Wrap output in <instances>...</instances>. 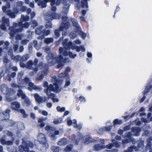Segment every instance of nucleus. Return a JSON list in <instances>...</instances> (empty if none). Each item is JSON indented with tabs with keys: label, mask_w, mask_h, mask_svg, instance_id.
I'll list each match as a JSON object with an SVG mask.
<instances>
[{
	"label": "nucleus",
	"mask_w": 152,
	"mask_h": 152,
	"mask_svg": "<svg viewBox=\"0 0 152 152\" xmlns=\"http://www.w3.org/2000/svg\"><path fill=\"white\" fill-rule=\"evenodd\" d=\"M63 45L64 47H60L59 49V56L58 57L56 53H50L48 55L47 59L48 62L53 65L56 63H58V68L64 65V63L68 62V61H65L63 59L62 56H69L70 58H74L77 56L75 54H73L69 51V48H70L72 50L76 48V46L73 45L71 42H68L67 39H65L63 42Z\"/></svg>",
	"instance_id": "f257e3e1"
},
{
	"label": "nucleus",
	"mask_w": 152,
	"mask_h": 152,
	"mask_svg": "<svg viewBox=\"0 0 152 152\" xmlns=\"http://www.w3.org/2000/svg\"><path fill=\"white\" fill-rule=\"evenodd\" d=\"M35 2L39 1L38 5L41 6L42 8H45L46 7V3L49 1L51 2V5L52 6L51 10L53 12L51 13H49L46 16L45 18L46 20L49 21L53 19H57L60 18L59 16L56 13L55 11L56 10V8L54 5H59L60 3V0H35ZM70 1L68 0H63V4L64 5L63 11L61 13L66 15L68 13L69 8L70 6Z\"/></svg>",
	"instance_id": "f03ea898"
},
{
	"label": "nucleus",
	"mask_w": 152,
	"mask_h": 152,
	"mask_svg": "<svg viewBox=\"0 0 152 152\" xmlns=\"http://www.w3.org/2000/svg\"><path fill=\"white\" fill-rule=\"evenodd\" d=\"M29 17L27 16H24L23 15L22 16L21 18V21L18 24L16 23L14 24V28L13 30H11L10 33V34L11 39L13 38L14 37H15L16 41L18 42L17 40H20L21 38L20 36L19 35L15 36L16 34V33L21 32L23 30V28H28L29 26V24L27 23H23L25 21L28 20ZM17 35V34H16Z\"/></svg>",
	"instance_id": "7ed1b4c3"
},
{
	"label": "nucleus",
	"mask_w": 152,
	"mask_h": 152,
	"mask_svg": "<svg viewBox=\"0 0 152 152\" xmlns=\"http://www.w3.org/2000/svg\"><path fill=\"white\" fill-rule=\"evenodd\" d=\"M51 81L53 83V84H51L49 86H48V83L44 82L43 86L44 87H47L45 89L47 90L48 92H50V91L56 93L59 92L62 89L59 86L62 83V81L57 80L56 77L55 76L52 77Z\"/></svg>",
	"instance_id": "20e7f679"
},
{
	"label": "nucleus",
	"mask_w": 152,
	"mask_h": 152,
	"mask_svg": "<svg viewBox=\"0 0 152 152\" xmlns=\"http://www.w3.org/2000/svg\"><path fill=\"white\" fill-rule=\"evenodd\" d=\"M22 83H20V81H18L19 85H18L15 83H13L12 85V86L13 88H23V87H26L27 86V84H28L29 87L28 89L30 91H31L32 89H33V87L35 86L34 84L30 82L29 79L27 77H25L23 80Z\"/></svg>",
	"instance_id": "39448f33"
},
{
	"label": "nucleus",
	"mask_w": 152,
	"mask_h": 152,
	"mask_svg": "<svg viewBox=\"0 0 152 152\" xmlns=\"http://www.w3.org/2000/svg\"><path fill=\"white\" fill-rule=\"evenodd\" d=\"M77 135L75 138L76 141L79 139L80 140H83V141L85 144H88L92 141L91 138L89 137L88 136H86L83 137L82 134L78 132L77 134Z\"/></svg>",
	"instance_id": "423d86ee"
},
{
	"label": "nucleus",
	"mask_w": 152,
	"mask_h": 152,
	"mask_svg": "<svg viewBox=\"0 0 152 152\" xmlns=\"http://www.w3.org/2000/svg\"><path fill=\"white\" fill-rule=\"evenodd\" d=\"M71 20L74 26H75L77 28L78 32L79 34L80 35L83 39H84L86 36V34L81 31V28L79 27L77 22L75 19L72 18Z\"/></svg>",
	"instance_id": "0eeeda50"
},
{
	"label": "nucleus",
	"mask_w": 152,
	"mask_h": 152,
	"mask_svg": "<svg viewBox=\"0 0 152 152\" xmlns=\"http://www.w3.org/2000/svg\"><path fill=\"white\" fill-rule=\"evenodd\" d=\"M70 26V24L69 23H63L61 24V26L60 28V30H57L55 31V35L58 37H59L60 33L59 32V30L62 31L65 30L68 28Z\"/></svg>",
	"instance_id": "6e6552de"
},
{
	"label": "nucleus",
	"mask_w": 152,
	"mask_h": 152,
	"mask_svg": "<svg viewBox=\"0 0 152 152\" xmlns=\"http://www.w3.org/2000/svg\"><path fill=\"white\" fill-rule=\"evenodd\" d=\"M143 146V142H141L138 145V147H135L134 146L131 147L128 149V151L129 152H132L134 150L135 151H141L142 150Z\"/></svg>",
	"instance_id": "1a4fd4ad"
},
{
	"label": "nucleus",
	"mask_w": 152,
	"mask_h": 152,
	"mask_svg": "<svg viewBox=\"0 0 152 152\" xmlns=\"http://www.w3.org/2000/svg\"><path fill=\"white\" fill-rule=\"evenodd\" d=\"M34 97L36 101L39 104H41L44 102L47 99V98L46 97L40 96L37 93L34 94Z\"/></svg>",
	"instance_id": "9d476101"
},
{
	"label": "nucleus",
	"mask_w": 152,
	"mask_h": 152,
	"mask_svg": "<svg viewBox=\"0 0 152 152\" xmlns=\"http://www.w3.org/2000/svg\"><path fill=\"white\" fill-rule=\"evenodd\" d=\"M44 91L49 96V98L51 99L54 102H59V99L57 98V96H56L54 94L48 92L47 90L44 89Z\"/></svg>",
	"instance_id": "9b49d317"
},
{
	"label": "nucleus",
	"mask_w": 152,
	"mask_h": 152,
	"mask_svg": "<svg viewBox=\"0 0 152 152\" xmlns=\"http://www.w3.org/2000/svg\"><path fill=\"white\" fill-rule=\"evenodd\" d=\"M125 136L126 137V139H123L122 140V143L124 144H126L130 142H132L134 144V139L131 136V133H127L125 134Z\"/></svg>",
	"instance_id": "f8f14e48"
},
{
	"label": "nucleus",
	"mask_w": 152,
	"mask_h": 152,
	"mask_svg": "<svg viewBox=\"0 0 152 152\" xmlns=\"http://www.w3.org/2000/svg\"><path fill=\"white\" fill-rule=\"evenodd\" d=\"M38 140L42 144L46 143L47 140L45 135L42 133H39L38 136Z\"/></svg>",
	"instance_id": "ddd939ff"
},
{
	"label": "nucleus",
	"mask_w": 152,
	"mask_h": 152,
	"mask_svg": "<svg viewBox=\"0 0 152 152\" xmlns=\"http://www.w3.org/2000/svg\"><path fill=\"white\" fill-rule=\"evenodd\" d=\"M99 143L100 144L95 145L94 147V150L96 151H99L104 148V146L103 145L104 144V140H100Z\"/></svg>",
	"instance_id": "4468645a"
},
{
	"label": "nucleus",
	"mask_w": 152,
	"mask_h": 152,
	"mask_svg": "<svg viewBox=\"0 0 152 152\" xmlns=\"http://www.w3.org/2000/svg\"><path fill=\"white\" fill-rule=\"evenodd\" d=\"M2 20L3 23L0 26V28L3 30H5L6 29V27L5 24L7 26H9V20L8 18H5V17H3L2 18Z\"/></svg>",
	"instance_id": "2eb2a0df"
},
{
	"label": "nucleus",
	"mask_w": 152,
	"mask_h": 152,
	"mask_svg": "<svg viewBox=\"0 0 152 152\" xmlns=\"http://www.w3.org/2000/svg\"><path fill=\"white\" fill-rule=\"evenodd\" d=\"M48 72V70H45L43 71H40L38 73V77L37 79L38 80H42L43 78V77L45 75L47 74Z\"/></svg>",
	"instance_id": "dca6fc26"
},
{
	"label": "nucleus",
	"mask_w": 152,
	"mask_h": 152,
	"mask_svg": "<svg viewBox=\"0 0 152 152\" xmlns=\"http://www.w3.org/2000/svg\"><path fill=\"white\" fill-rule=\"evenodd\" d=\"M9 6L8 7H6L5 6H4L2 7V10L4 12H7V14L9 15L11 18H14L15 17V15L13 13H12L8 9L9 8Z\"/></svg>",
	"instance_id": "f3484780"
},
{
	"label": "nucleus",
	"mask_w": 152,
	"mask_h": 152,
	"mask_svg": "<svg viewBox=\"0 0 152 152\" xmlns=\"http://www.w3.org/2000/svg\"><path fill=\"white\" fill-rule=\"evenodd\" d=\"M11 108L13 110L18 111L20 107V104L19 102H15L12 103Z\"/></svg>",
	"instance_id": "a211bd4d"
},
{
	"label": "nucleus",
	"mask_w": 152,
	"mask_h": 152,
	"mask_svg": "<svg viewBox=\"0 0 152 152\" xmlns=\"http://www.w3.org/2000/svg\"><path fill=\"white\" fill-rule=\"evenodd\" d=\"M32 62L31 61H29L26 65L23 63H21L20 65L21 67H26L28 69H31L32 68Z\"/></svg>",
	"instance_id": "6ab92c4d"
},
{
	"label": "nucleus",
	"mask_w": 152,
	"mask_h": 152,
	"mask_svg": "<svg viewBox=\"0 0 152 152\" xmlns=\"http://www.w3.org/2000/svg\"><path fill=\"white\" fill-rule=\"evenodd\" d=\"M9 89L5 85H2L1 87V90L2 93L7 94H10V93L7 92Z\"/></svg>",
	"instance_id": "aec40b11"
},
{
	"label": "nucleus",
	"mask_w": 152,
	"mask_h": 152,
	"mask_svg": "<svg viewBox=\"0 0 152 152\" xmlns=\"http://www.w3.org/2000/svg\"><path fill=\"white\" fill-rule=\"evenodd\" d=\"M132 131V135L137 136L140 135V130L139 128H133Z\"/></svg>",
	"instance_id": "412c9836"
},
{
	"label": "nucleus",
	"mask_w": 152,
	"mask_h": 152,
	"mask_svg": "<svg viewBox=\"0 0 152 152\" xmlns=\"http://www.w3.org/2000/svg\"><path fill=\"white\" fill-rule=\"evenodd\" d=\"M114 146L116 148H119L120 146V144L118 142H116L113 144H108L106 146V148L108 149H111L113 146Z\"/></svg>",
	"instance_id": "4be33fe9"
},
{
	"label": "nucleus",
	"mask_w": 152,
	"mask_h": 152,
	"mask_svg": "<svg viewBox=\"0 0 152 152\" xmlns=\"http://www.w3.org/2000/svg\"><path fill=\"white\" fill-rule=\"evenodd\" d=\"M23 104L24 105L26 104L27 106L28 107L32 105L31 102L29 98L26 96L23 99Z\"/></svg>",
	"instance_id": "5701e85b"
},
{
	"label": "nucleus",
	"mask_w": 152,
	"mask_h": 152,
	"mask_svg": "<svg viewBox=\"0 0 152 152\" xmlns=\"http://www.w3.org/2000/svg\"><path fill=\"white\" fill-rule=\"evenodd\" d=\"M10 111L9 110H7L4 113L0 114V117L4 116V119L8 118L10 116Z\"/></svg>",
	"instance_id": "b1692460"
},
{
	"label": "nucleus",
	"mask_w": 152,
	"mask_h": 152,
	"mask_svg": "<svg viewBox=\"0 0 152 152\" xmlns=\"http://www.w3.org/2000/svg\"><path fill=\"white\" fill-rule=\"evenodd\" d=\"M47 118H39L38 122L39 123H40V124L38 125L41 128L45 126V123H42V122L45 121Z\"/></svg>",
	"instance_id": "393cba45"
},
{
	"label": "nucleus",
	"mask_w": 152,
	"mask_h": 152,
	"mask_svg": "<svg viewBox=\"0 0 152 152\" xmlns=\"http://www.w3.org/2000/svg\"><path fill=\"white\" fill-rule=\"evenodd\" d=\"M59 134L58 131L53 130L50 134H48V135L52 139H55V135H58Z\"/></svg>",
	"instance_id": "a878e982"
},
{
	"label": "nucleus",
	"mask_w": 152,
	"mask_h": 152,
	"mask_svg": "<svg viewBox=\"0 0 152 152\" xmlns=\"http://www.w3.org/2000/svg\"><path fill=\"white\" fill-rule=\"evenodd\" d=\"M68 142L66 139L63 138L61 139L58 142V144L60 145H65L68 143Z\"/></svg>",
	"instance_id": "bb28decb"
},
{
	"label": "nucleus",
	"mask_w": 152,
	"mask_h": 152,
	"mask_svg": "<svg viewBox=\"0 0 152 152\" xmlns=\"http://www.w3.org/2000/svg\"><path fill=\"white\" fill-rule=\"evenodd\" d=\"M74 27L75 28V31L72 32L70 34V37L71 39H73L75 38L77 36V33H78L77 28L75 26Z\"/></svg>",
	"instance_id": "cd10ccee"
},
{
	"label": "nucleus",
	"mask_w": 152,
	"mask_h": 152,
	"mask_svg": "<svg viewBox=\"0 0 152 152\" xmlns=\"http://www.w3.org/2000/svg\"><path fill=\"white\" fill-rule=\"evenodd\" d=\"M112 126V125L107 126L105 127H103L100 129V132H99V134H101L104 132V130L106 131H109L111 129Z\"/></svg>",
	"instance_id": "c85d7f7f"
},
{
	"label": "nucleus",
	"mask_w": 152,
	"mask_h": 152,
	"mask_svg": "<svg viewBox=\"0 0 152 152\" xmlns=\"http://www.w3.org/2000/svg\"><path fill=\"white\" fill-rule=\"evenodd\" d=\"M17 95L19 97H21L23 99H24L25 98L26 96L23 91L20 89L18 91Z\"/></svg>",
	"instance_id": "c756f323"
},
{
	"label": "nucleus",
	"mask_w": 152,
	"mask_h": 152,
	"mask_svg": "<svg viewBox=\"0 0 152 152\" xmlns=\"http://www.w3.org/2000/svg\"><path fill=\"white\" fill-rule=\"evenodd\" d=\"M69 75L66 72H64L58 75V77L59 78H61L65 77L66 78H69Z\"/></svg>",
	"instance_id": "7c9ffc66"
},
{
	"label": "nucleus",
	"mask_w": 152,
	"mask_h": 152,
	"mask_svg": "<svg viewBox=\"0 0 152 152\" xmlns=\"http://www.w3.org/2000/svg\"><path fill=\"white\" fill-rule=\"evenodd\" d=\"M67 123L69 126H70L71 124H72L74 126L75 124L76 123V121L75 119L71 121L70 118H68L67 121Z\"/></svg>",
	"instance_id": "2f4dec72"
},
{
	"label": "nucleus",
	"mask_w": 152,
	"mask_h": 152,
	"mask_svg": "<svg viewBox=\"0 0 152 152\" xmlns=\"http://www.w3.org/2000/svg\"><path fill=\"white\" fill-rule=\"evenodd\" d=\"M26 11L28 15L31 13V18H33L35 16V12H31V10L30 9L28 8L27 9Z\"/></svg>",
	"instance_id": "473e14b6"
},
{
	"label": "nucleus",
	"mask_w": 152,
	"mask_h": 152,
	"mask_svg": "<svg viewBox=\"0 0 152 152\" xmlns=\"http://www.w3.org/2000/svg\"><path fill=\"white\" fill-rule=\"evenodd\" d=\"M82 6L83 8L86 7L87 8L88 7L86 0H82Z\"/></svg>",
	"instance_id": "72a5a7b5"
},
{
	"label": "nucleus",
	"mask_w": 152,
	"mask_h": 152,
	"mask_svg": "<svg viewBox=\"0 0 152 152\" xmlns=\"http://www.w3.org/2000/svg\"><path fill=\"white\" fill-rule=\"evenodd\" d=\"M76 51L78 52L80 51L85 52L86 51V49L83 46L80 45L79 47H78L76 48Z\"/></svg>",
	"instance_id": "f704fd0d"
},
{
	"label": "nucleus",
	"mask_w": 152,
	"mask_h": 152,
	"mask_svg": "<svg viewBox=\"0 0 152 152\" xmlns=\"http://www.w3.org/2000/svg\"><path fill=\"white\" fill-rule=\"evenodd\" d=\"M53 39L52 38H47L45 39L44 42L47 44H49L53 42Z\"/></svg>",
	"instance_id": "c9c22d12"
},
{
	"label": "nucleus",
	"mask_w": 152,
	"mask_h": 152,
	"mask_svg": "<svg viewBox=\"0 0 152 152\" xmlns=\"http://www.w3.org/2000/svg\"><path fill=\"white\" fill-rule=\"evenodd\" d=\"M122 121L118 119H116L114 120L113 121V124L114 126H115L117 125H120L122 124Z\"/></svg>",
	"instance_id": "e433bc0d"
},
{
	"label": "nucleus",
	"mask_w": 152,
	"mask_h": 152,
	"mask_svg": "<svg viewBox=\"0 0 152 152\" xmlns=\"http://www.w3.org/2000/svg\"><path fill=\"white\" fill-rule=\"evenodd\" d=\"M87 57L90 58V59L88 58H87V60L89 62V63H90L91 61L92 60V54L91 53L88 52L87 53Z\"/></svg>",
	"instance_id": "4c0bfd02"
},
{
	"label": "nucleus",
	"mask_w": 152,
	"mask_h": 152,
	"mask_svg": "<svg viewBox=\"0 0 152 152\" xmlns=\"http://www.w3.org/2000/svg\"><path fill=\"white\" fill-rule=\"evenodd\" d=\"M72 145H68L65 149L64 151L66 152H69L72 149Z\"/></svg>",
	"instance_id": "58836bf2"
},
{
	"label": "nucleus",
	"mask_w": 152,
	"mask_h": 152,
	"mask_svg": "<svg viewBox=\"0 0 152 152\" xmlns=\"http://www.w3.org/2000/svg\"><path fill=\"white\" fill-rule=\"evenodd\" d=\"M56 109L58 111L60 112H64L65 110V107H61L59 106H58Z\"/></svg>",
	"instance_id": "ea45409f"
},
{
	"label": "nucleus",
	"mask_w": 152,
	"mask_h": 152,
	"mask_svg": "<svg viewBox=\"0 0 152 152\" xmlns=\"http://www.w3.org/2000/svg\"><path fill=\"white\" fill-rule=\"evenodd\" d=\"M33 43L34 45L35 48L37 50H38L40 48L41 46L37 44V41L34 40V41Z\"/></svg>",
	"instance_id": "a19ab883"
},
{
	"label": "nucleus",
	"mask_w": 152,
	"mask_h": 152,
	"mask_svg": "<svg viewBox=\"0 0 152 152\" xmlns=\"http://www.w3.org/2000/svg\"><path fill=\"white\" fill-rule=\"evenodd\" d=\"M43 49L44 50V51L46 53H48L50 52V48L48 46L43 47Z\"/></svg>",
	"instance_id": "79ce46f5"
},
{
	"label": "nucleus",
	"mask_w": 152,
	"mask_h": 152,
	"mask_svg": "<svg viewBox=\"0 0 152 152\" xmlns=\"http://www.w3.org/2000/svg\"><path fill=\"white\" fill-rule=\"evenodd\" d=\"M51 150L55 152H58L59 151V149L58 147L55 146H52L51 147Z\"/></svg>",
	"instance_id": "37998d69"
},
{
	"label": "nucleus",
	"mask_w": 152,
	"mask_h": 152,
	"mask_svg": "<svg viewBox=\"0 0 152 152\" xmlns=\"http://www.w3.org/2000/svg\"><path fill=\"white\" fill-rule=\"evenodd\" d=\"M62 120L61 118H58L56 119H55L53 121L54 124H57L60 123L62 122Z\"/></svg>",
	"instance_id": "c03bdc74"
},
{
	"label": "nucleus",
	"mask_w": 152,
	"mask_h": 152,
	"mask_svg": "<svg viewBox=\"0 0 152 152\" xmlns=\"http://www.w3.org/2000/svg\"><path fill=\"white\" fill-rule=\"evenodd\" d=\"M152 88V86H147L145 89L144 91V94H145L148 92L150 89Z\"/></svg>",
	"instance_id": "a18cd8bd"
},
{
	"label": "nucleus",
	"mask_w": 152,
	"mask_h": 152,
	"mask_svg": "<svg viewBox=\"0 0 152 152\" xmlns=\"http://www.w3.org/2000/svg\"><path fill=\"white\" fill-rule=\"evenodd\" d=\"M7 92H9L10 93V94H7V95L10 96L15 94V93L16 91L11 88H10L9 89L8 91Z\"/></svg>",
	"instance_id": "49530a36"
},
{
	"label": "nucleus",
	"mask_w": 152,
	"mask_h": 152,
	"mask_svg": "<svg viewBox=\"0 0 152 152\" xmlns=\"http://www.w3.org/2000/svg\"><path fill=\"white\" fill-rule=\"evenodd\" d=\"M149 139H148L147 140L148 144L146 147V148H147V149L151 148V143Z\"/></svg>",
	"instance_id": "de8ad7c7"
},
{
	"label": "nucleus",
	"mask_w": 152,
	"mask_h": 152,
	"mask_svg": "<svg viewBox=\"0 0 152 152\" xmlns=\"http://www.w3.org/2000/svg\"><path fill=\"white\" fill-rule=\"evenodd\" d=\"M51 129H52V128H50V127L49 126H46L45 127V129L46 130L49 132L48 134H50L51 131H52V130Z\"/></svg>",
	"instance_id": "09e8293b"
},
{
	"label": "nucleus",
	"mask_w": 152,
	"mask_h": 152,
	"mask_svg": "<svg viewBox=\"0 0 152 152\" xmlns=\"http://www.w3.org/2000/svg\"><path fill=\"white\" fill-rule=\"evenodd\" d=\"M67 80H66V82L64 86V87H67L69 86L70 84V83L69 81V78H66Z\"/></svg>",
	"instance_id": "8fccbe9b"
},
{
	"label": "nucleus",
	"mask_w": 152,
	"mask_h": 152,
	"mask_svg": "<svg viewBox=\"0 0 152 152\" xmlns=\"http://www.w3.org/2000/svg\"><path fill=\"white\" fill-rule=\"evenodd\" d=\"M18 43L17 41L15 42V43L14 45V50L15 51H17L18 48Z\"/></svg>",
	"instance_id": "3c124183"
},
{
	"label": "nucleus",
	"mask_w": 152,
	"mask_h": 152,
	"mask_svg": "<svg viewBox=\"0 0 152 152\" xmlns=\"http://www.w3.org/2000/svg\"><path fill=\"white\" fill-rule=\"evenodd\" d=\"M29 56L28 55L26 54L22 57L23 61H26L29 58Z\"/></svg>",
	"instance_id": "603ef678"
},
{
	"label": "nucleus",
	"mask_w": 152,
	"mask_h": 152,
	"mask_svg": "<svg viewBox=\"0 0 152 152\" xmlns=\"http://www.w3.org/2000/svg\"><path fill=\"white\" fill-rule=\"evenodd\" d=\"M33 89L37 90L38 91H40L42 89V88L40 86H34L33 87Z\"/></svg>",
	"instance_id": "864d4df0"
},
{
	"label": "nucleus",
	"mask_w": 152,
	"mask_h": 152,
	"mask_svg": "<svg viewBox=\"0 0 152 152\" xmlns=\"http://www.w3.org/2000/svg\"><path fill=\"white\" fill-rule=\"evenodd\" d=\"M20 113L23 115V117L25 118L27 117L28 116V115L25 113V111L23 109H21L20 110Z\"/></svg>",
	"instance_id": "5fc2aeb1"
},
{
	"label": "nucleus",
	"mask_w": 152,
	"mask_h": 152,
	"mask_svg": "<svg viewBox=\"0 0 152 152\" xmlns=\"http://www.w3.org/2000/svg\"><path fill=\"white\" fill-rule=\"evenodd\" d=\"M74 126L75 128H77V129H78L79 130H80L81 129L82 127V125L81 124H78V125H77V124H76L74 125Z\"/></svg>",
	"instance_id": "6e6d98bb"
},
{
	"label": "nucleus",
	"mask_w": 152,
	"mask_h": 152,
	"mask_svg": "<svg viewBox=\"0 0 152 152\" xmlns=\"http://www.w3.org/2000/svg\"><path fill=\"white\" fill-rule=\"evenodd\" d=\"M23 74V72H21L18 74V78L19 80H21L22 78V76Z\"/></svg>",
	"instance_id": "4d7b16f0"
},
{
	"label": "nucleus",
	"mask_w": 152,
	"mask_h": 152,
	"mask_svg": "<svg viewBox=\"0 0 152 152\" xmlns=\"http://www.w3.org/2000/svg\"><path fill=\"white\" fill-rule=\"evenodd\" d=\"M26 145L27 146L30 147L31 148H32L33 147L34 145L30 141H28L26 143Z\"/></svg>",
	"instance_id": "13d9d810"
},
{
	"label": "nucleus",
	"mask_w": 152,
	"mask_h": 152,
	"mask_svg": "<svg viewBox=\"0 0 152 152\" xmlns=\"http://www.w3.org/2000/svg\"><path fill=\"white\" fill-rule=\"evenodd\" d=\"M42 33L45 35L47 36L50 34V31L49 30H47L46 31H44V32L43 31Z\"/></svg>",
	"instance_id": "bf43d9fd"
},
{
	"label": "nucleus",
	"mask_w": 152,
	"mask_h": 152,
	"mask_svg": "<svg viewBox=\"0 0 152 152\" xmlns=\"http://www.w3.org/2000/svg\"><path fill=\"white\" fill-rule=\"evenodd\" d=\"M36 33L38 35L42 34L41 30L39 28H38L36 30Z\"/></svg>",
	"instance_id": "052dcab7"
},
{
	"label": "nucleus",
	"mask_w": 152,
	"mask_h": 152,
	"mask_svg": "<svg viewBox=\"0 0 152 152\" xmlns=\"http://www.w3.org/2000/svg\"><path fill=\"white\" fill-rule=\"evenodd\" d=\"M46 106L48 108H50L52 107V104L51 102H48L46 104Z\"/></svg>",
	"instance_id": "680f3d73"
},
{
	"label": "nucleus",
	"mask_w": 152,
	"mask_h": 152,
	"mask_svg": "<svg viewBox=\"0 0 152 152\" xmlns=\"http://www.w3.org/2000/svg\"><path fill=\"white\" fill-rule=\"evenodd\" d=\"M74 42L77 45L80 44H81V41L79 39H77L75 40V41H74Z\"/></svg>",
	"instance_id": "e2e57ef3"
},
{
	"label": "nucleus",
	"mask_w": 152,
	"mask_h": 152,
	"mask_svg": "<svg viewBox=\"0 0 152 152\" xmlns=\"http://www.w3.org/2000/svg\"><path fill=\"white\" fill-rule=\"evenodd\" d=\"M28 42V41L27 40H23L22 41L21 43L22 44L25 45L27 44Z\"/></svg>",
	"instance_id": "0e129e2a"
},
{
	"label": "nucleus",
	"mask_w": 152,
	"mask_h": 152,
	"mask_svg": "<svg viewBox=\"0 0 152 152\" xmlns=\"http://www.w3.org/2000/svg\"><path fill=\"white\" fill-rule=\"evenodd\" d=\"M42 114L45 116H47L48 115V113L45 111L43 110L42 111Z\"/></svg>",
	"instance_id": "69168bd1"
},
{
	"label": "nucleus",
	"mask_w": 152,
	"mask_h": 152,
	"mask_svg": "<svg viewBox=\"0 0 152 152\" xmlns=\"http://www.w3.org/2000/svg\"><path fill=\"white\" fill-rule=\"evenodd\" d=\"M46 26L48 28H51L52 27L51 24L49 22H48L46 23Z\"/></svg>",
	"instance_id": "338daca9"
},
{
	"label": "nucleus",
	"mask_w": 152,
	"mask_h": 152,
	"mask_svg": "<svg viewBox=\"0 0 152 152\" xmlns=\"http://www.w3.org/2000/svg\"><path fill=\"white\" fill-rule=\"evenodd\" d=\"M43 63L42 62H40L39 65V68L40 69H41L42 68Z\"/></svg>",
	"instance_id": "774afa93"
}]
</instances>
